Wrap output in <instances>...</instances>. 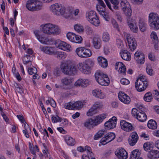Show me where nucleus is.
I'll list each match as a JSON object with an SVG mask.
<instances>
[{
    "label": "nucleus",
    "instance_id": "6ab92c4d",
    "mask_svg": "<svg viewBox=\"0 0 159 159\" xmlns=\"http://www.w3.org/2000/svg\"><path fill=\"white\" fill-rule=\"evenodd\" d=\"M135 59L138 63L143 64L144 62L145 56L144 54L140 52H136L134 55Z\"/></svg>",
    "mask_w": 159,
    "mask_h": 159
},
{
    "label": "nucleus",
    "instance_id": "6e6d98bb",
    "mask_svg": "<svg viewBox=\"0 0 159 159\" xmlns=\"http://www.w3.org/2000/svg\"><path fill=\"white\" fill-rule=\"evenodd\" d=\"M28 71L30 75H32L33 74H36L37 72V70L36 68L34 67L31 68L28 67Z\"/></svg>",
    "mask_w": 159,
    "mask_h": 159
},
{
    "label": "nucleus",
    "instance_id": "8fccbe9b",
    "mask_svg": "<svg viewBox=\"0 0 159 159\" xmlns=\"http://www.w3.org/2000/svg\"><path fill=\"white\" fill-rule=\"evenodd\" d=\"M32 58L31 56L30 55H26L24 56L23 59L24 64L25 65H27V63L31 60Z\"/></svg>",
    "mask_w": 159,
    "mask_h": 159
},
{
    "label": "nucleus",
    "instance_id": "bb28decb",
    "mask_svg": "<svg viewBox=\"0 0 159 159\" xmlns=\"http://www.w3.org/2000/svg\"><path fill=\"white\" fill-rule=\"evenodd\" d=\"M84 126L88 129H91L95 126L93 119L92 118H89L86 120L84 123Z\"/></svg>",
    "mask_w": 159,
    "mask_h": 159
},
{
    "label": "nucleus",
    "instance_id": "aec40b11",
    "mask_svg": "<svg viewBox=\"0 0 159 159\" xmlns=\"http://www.w3.org/2000/svg\"><path fill=\"white\" fill-rule=\"evenodd\" d=\"M107 116L106 114L103 113L96 116L93 119L95 126L102 122L103 120L106 118Z\"/></svg>",
    "mask_w": 159,
    "mask_h": 159
},
{
    "label": "nucleus",
    "instance_id": "79ce46f5",
    "mask_svg": "<svg viewBox=\"0 0 159 159\" xmlns=\"http://www.w3.org/2000/svg\"><path fill=\"white\" fill-rule=\"evenodd\" d=\"M83 103L80 101H76L73 103V110H79L82 108L83 106Z\"/></svg>",
    "mask_w": 159,
    "mask_h": 159
},
{
    "label": "nucleus",
    "instance_id": "cd10ccee",
    "mask_svg": "<svg viewBox=\"0 0 159 159\" xmlns=\"http://www.w3.org/2000/svg\"><path fill=\"white\" fill-rule=\"evenodd\" d=\"M140 152L138 149L133 151L130 155V159H143L140 157Z\"/></svg>",
    "mask_w": 159,
    "mask_h": 159
},
{
    "label": "nucleus",
    "instance_id": "c85d7f7f",
    "mask_svg": "<svg viewBox=\"0 0 159 159\" xmlns=\"http://www.w3.org/2000/svg\"><path fill=\"white\" fill-rule=\"evenodd\" d=\"M98 62L99 65L103 68H106L108 66L107 60L102 57H98Z\"/></svg>",
    "mask_w": 159,
    "mask_h": 159
},
{
    "label": "nucleus",
    "instance_id": "f8f14e48",
    "mask_svg": "<svg viewBox=\"0 0 159 159\" xmlns=\"http://www.w3.org/2000/svg\"><path fill=\"white\" fill-rule=\"evenodd\" d=\"M54 15L57 16H61L66 19H72V15L71 11H52Z\"/></svg>",
    "mask_w": 159,
    "mask_h": 159
},
{
    "label": "nucleus",
    "instance_id": "603ef678",
    "mask_svg": "<svg viewBox=\"0 0 159 159\" xmlns=\"http://www.w3.org/2000/svg\"><path fill=\"white\" fill-rule=\"evenodd\" d=\"M110 2L112 4V7L115 9H118V5L119 4V2L118 0H110Z\"/></svg>",
    "mask_w": 159,
    "mask_h": 159
},
{
    "label": "nucleus",
    "instance_id": "ea45409f",
    "mask_svg": "<svg viewBox=\"0 0 159 159\" xmlns=\"http://www.w3.org/2000/svg\"><path fill=\"white\" fill-rule=\"evenodd\" d=\"M157 124L155 120H151L148 121V126L149 129H155L157 128Z\"/></svg>",
    "mask_w": 159,
    "mask_h": 159
},
{
    "label": "nucleus",
    "instance_id": "680f3d73",
    "mask_svg": "<svg viewBox=\"0 0 159 159\" xmlns=\"http://www.w3.org/2000/svg\"><path fill=\"white\" fill-rule=\"evenodd\" d=\"M85 29L87 33L89 34H91L93 33V30L92 27L87 26L85 27Z\"/></svg>",
    "mask_w": 159,
    "mask_h": 159
},
{
    "label": "nucleus",
    "instance_id": "5701e85b",
    "mask_svg": "<svg viewBox=\"0 0 159 159\" xmlns=\"http://www.w3.org/2000/svg\"><path fill=\"white\" fill-rule=\"evenodd\" d=\"M127 23L131 31L134 33H137L138 30V28L136 22L133 20L129 19L128 20Z\"/></svg>",
    "mask_w": 159,
    "mask_h": 159
},
{
    "label": "nucleus",
    "instance_id": "39448f33",
    "mask_svg": "<svg viewBox=\"0 0 159 159\" xmlns=\"http://www.w3.org/2000/svg\"><path fill=\"white\" fill-rule=\"evenodd\" d=\"M26 7L28 10H36L43 9L42 2L37 0H29L27 1Z\"/></svg>",
    "mask_w": 159,
    "mask_h": 159
},
{
    "label": "nucleus",
    "instance_id": "3c124183",
    "mask_svg": "<svg viewBox=\"0 0 159 159\" xmlns=\"http://www.w3.org/2000/svg\"><path fill=\"white\" fill-rule=\"evenodd\" d=\"M102 38L103 41L106 42L108 41L110 39L109 34L107 32H104L103 33Z\"/></svg>",
    "mask_w": 159,
    "mask_h": 159
},
{
    "label": "nucleus",
    "instance_id": "7c9ffc66",
    "mask_svg": "<svg viewBox=\"0 0 159 159\" xmlns=\"http://www.w3.org/2000/svg\"><path fill=\"white\" fill-rule=\"evenodd\" d=\"M38 40L41 43L48 45L52 44L53 42L52 39H49L44 36H41Z\"/></svg>",
    "mask_w": 159,
    "mask_h": 159
},
{
    "label": "nucleus",
    "instance_id": "69168bd1",
    "mask_svg": "<svg viewBox=\"0 0 159 159\" xmlns=\"http://www.w3.org/2000/svg\"><path fill=\"white\" fill-rule=\"evenodd\" d=\"M121 83L123 85H128L129 83V81L125 78H123L120 80Z\"/></svg>",
    "mask_w": 159,
    "mask_h": 159
},
{
    "label": "nucleus",
    "instance_id": "9d476101",
    "mask_svg": "<svg viewBox=\"0 0 159 159\" xmlns=\"http://www.w3.org/2000/svg\"><path fill=\"white\" fill-rule=\"evenodd\" d=\"M55 44L57 48L65 51L70 52L72 49L70 44L59 39L55 41Z\"/></svg>",
    "mask_w": 159,
    "mask_h": 159
},
{
    "label": "nucleus",
    "instance_id": "0eeeda50",
    "mask_svg": "<svg viewBox=\"0 0 159 159\" xmlns=\"http://www.w3.org/2000/svg\"><path fill=\"white\" fill-rule=\"evenodd\" d=\"M131 114L132 116L140 122L145 121L147 118L146 114L139 108L137 109L135 108H133L132 110Z\"/></svg>",
    "mask_w": 159,
    "mask_h": 159
},
{
    "label": "nucleus",
    "instance_id": "774afa93",
    "mask_svg": "<svg viewBox=\"0 0 159 159\" xmlns=\"http://www.w3.org/2000/svg\"><path fill=\"white\" fill-rule=\"evenodd\" d=\"M53 74L55 77L59 76L60 74V70L58 69H55L53 71Z\"/></svg>",
    "mask_w": 159,
    "mask_h": 159
},
{
    "label": "nucleus",
    "instance_id": "412c9836",
    "mask_svg": "<svg viewBox=\"0 0 159 159\" xmlns=\"http://www.w3.org/2000/svg\"><path fill=\"white\" fill-rule=\"evenodd\" d=\"M116 155L119 158L126 159L127 157V153L123 148H121L115 152Z\"/></svg>",
    "mask_w": 159,
    "mask_h": 159
},
{
    "label": "nucleus",
    "instance_id": "6e6552de",
    "mask_svg": "<svg viewBox=\"0 0 159 159\" xmlns=\"http://www.w3.org/2000/svg\"><path fill=\"white\" fill-rule=\"evenodd\" d=\"M75 52L79 57L81 58L89 57L92 54V52L90 49L84 47L77 48L75 50Z\"/></svg>",
    "mask_w": 159,
    "mask_h": 159
},
{
    "label": "nucleus",
    "instance_id": "de8ad7c7",
    "mask_svg": "<svg viewBox=\"0 0 159 159\" xmlns=\"http://www.w3.org/2000/svg\"><path fill=\"white\" fill-rule=\"evenodd\" d=\"M75 30L78 33L83 32L84 29L83 26L80 24H76L74 25Z\"/></svg>",
    "mask_w": 159,
    "mask_h": 159
},
{
    "label": "nucleus",
    "instance_id": "4468645a",
    "mask_svg": "<svg viewBox=\"0 0 159 159\" xmlns=\"http://www.w3.org/2000/svg\"><path fill=\"white\" fill-rule=\"evenodd\" d=\"M115 137L114 133H109L101 139V141L102 144L105 145L114 140L115 139Z\"/></svg>",
    "mask_w": 159,
    "mask_h": 159
},
{
    "label": "nucleus",
    "instance_id": "f704fd0d",
    "mask_svg": "<svg viewBox=\"0 0 159 159\" xmlns=\"http://www.w3.org/2000/svg\"><path fill=\"white\" fill-rule=\"evenodd\" d=\"M120 4L121 7V9L123 10H131L130 4L126 0H122L121 1Z\"/></svg>",
    "mask_w": 159,
    "mask_h": 159
},
{
    "label": "nucleus",
    "instance_id": "b1692460",
    "mask_svg": "<svg viewBox=\"0 0 159 159\" xmlns=\"http://www.w3.org/2000/svg\"><path fill=\"white\" fill-rule=\"evenodd\" d=\"M90 84V81L88 79H79L75 83V85L76 86L82 87L87 86Z\"/></svg>",
    "mask_w": 159,
    "mask_h": 159
},
{
    "label": "nucleus",
    "instance_id": "423d86ee",
    "mask_svg": "<svg viewBox=\"0 0 159 159\" xmlns=\"http://www.w3.org/2000/svg\"><path fill=\"white\" fill-rule=\"evenodd\" d=\"M61 69L62 72L66 75H73L76 73V68L73 65L63 63L61 65Z\"/></svg>",
    "mask_w": 159,
    "mask_h": 159
},
{
    "label": "nucleus",
    "instance_id": "338daca9",
    "mask_svg": "<svg viewBox=\"0 0 159 159\" xmlns=\"http://www.w3.org/2000/svg\"><path fill=\"white\" fill-rule=\"evenodd\" d=\"M86 62L87 63H86V64L88 65V66H89L90 67L93 66L94 65V62L93 60L90 59H88Z\"/></svg>",
    "mask_w": 159,
    "mask_h": 159
},
{
    "label": "nucleus",
    "instance_id": "473e14b6",
    "mask_svg": "<svg viewBox=\"0 0 159 159\" xmlns=\"http://www.w3.org/2000/svg\"><path fill=\"white\" fill-rule=\"evenodd\" d=\"M101 40L98 38H94L93 43L94 48L96 49H99L101 47Z\"/></svg>",
    "mask_w": 159,
    "mask_h": 159
},
{
    "label": "nucleus",
    "instance_id": "c03bdc74",
    "mask_svg": "<svg viewBox=\"0 0 159 159\" xmlns=\"http://www.w3.org/2000/svg\"><path fill=\"white\" fill-rule=\"evenodd\" d=\"M143 99L145 101L147 102H150L153 99L152 94L151 92H148L144 95Z\"/></svg>",
    "mask_w": 159,
    "mask_h": 159
},
{
    "label": "nucleus",
    "instance_id": "f257e3e1",
    "mask_svg": "<svg viewBox=\"0 0 159 159\" xmlns=\"http://www.w3.org/2000/svg\"><path fill=\"white\" fill-rule=\"evenodd\" d=\"M43 33L48 35H57L60 33V30L58 26L50 23L41 25Z\"/></svg>",
    "mask_w": 159,
    "mask_h": 159
},
{
    "label": "nucleus",
    "instance_id": "ddd939ff",
    "mask_svg": "<svg viewBox=\"0 0 159 159\" xmlns=\"http://www.w3.org/2000/svg\"><path fill=\"white\" fill-rule=\"evenodd\" d=\"M120 124L121 129L125 131L129 132L134 130V128L131 124L125 120H121Z\"/></svg>",
    "mask_w": 159,
    "mask_h": 159
},
{
    "label": "nucleus",
    "instance_id": "dca6fc26",
    "mask_svg": "<svg viewBox=\"0 0 159 159\" xmlns=\"http://www.w3.org/2000/svg\"><path fill=\"white\" fill-rule=\"evenodd\" d=\"M117 118L115 116H113L109 121L106 122L104 126L107 129H113L116 126V124Z\"/></svg>",
    "mask_w": 159,
    "mask_h": 159
},
{
    "label": "nucleus",
    "instance_id": "72a5a7b5",
    "mask_svg": "<svg viewBox=\"0 0 159 159\" xmlns=\"http://www.w3.org/2000/svg\"><path fill=\"white\" fill-rule=\"evenodd\" d=\"M85 16L88 21L97 16L96 13L94 11H88L86 13Z\"/></svg>",
    "mask_w": 159,
    "mask_h": 159
},
{
    "label": "nucleus",
    "instance_id": "e2e57ef3",
    "mask_svg": "<svg viewBox=\"0 0 159 159\" xmlns=\"http://www.w3.org/2000/svg\"><path fill=\"white\" fill-rule=\"evenodd\" d=\"M24 126L25 127V130H23V133L25 135V137L27 138H29V134L27 132H28V129H29L30 130V128L29 127V125H27L28 128H26L25 127V126L26 125L24 124Z\"/></svg>",
    "mask_w": 159,
    "mask_h": 159
},
{
    "label": "nucleus",
    "instance_id": "c756f323",
    "mask_svg": "<svg viewBox=\"0 0 159 159\" xmlns=\"http://www.w3.org/2000/svg\"><path fill=\"white\" fill-rule=\"evenodd\" d=\"M93 95L95 97L100 99H104L106 97V95L101 90L98 89H95L92 92Z\"/></svg>",
    "mask_w": 159,
    "mask_h": 159
},
{
    "label": "nucleus",
    "instance_id": "a211bd4d",
    "mask_svg": "<svg viewBox=\"0 0 159 159\" xmlns=\"http://www.w3.org/2000/svg\"><path fill=\"white\" fill-rule=\"evenodd\" d=\"M118 98L120 101L125 104H129L131 101L129 96L125 93L122 92L119 93Z\"/></svg>",
    "mask_w": 159,
    "mask_h": 159
},
{
    "label": "nucleus",
    "instance_id": "13d9d810",
    "mask_svg": "<svg viewBox=\"0 0 159 159\" xmlns=\"http://www.w3.org/2000/svg\"><path fill=\"white\" fill-rule=\"evenodd\" d=\"M124 65L122 62H118L116 64L115 69L116 70H121V71L122 69H121V68L122 67V66H124Z\"/></svg>",
    "mask_w": 159,
    "mask_h": 159
},
{
    "label": "nucleus",
    "instance_id": "f3484780",
    "mask_svg": "<svg viewBox=\"0 0 159 159\" xmlns=\"http://www.w3.org/2000/svg\"><path fill=\"white\" fill-rule=\"evenodd\" d=\"M138 139L139 136L137 133L135 132H132L129 136V143L130 146H133L136 143Z\"/></svg>",
    "mask_w": 159,
    "mask_h": 159
},
{
    "label": "nucleus",
    "instance_id": "1a4fd4ad",
    "mask_svg": "<svg viewBox=\"0 0 159 159\" xmlns=\"http://www.w3.org/2000/svg\"><path fill=\"white\" fill-rule=\"evenodd\" d=\"M123 35L124 37L127 41L129 47L132 51H134L136 48L137 43L135 39L130 34L126 32H123Z\"/></svg>",
    "mask_w": 159,
    "mask_h": 159
},
{
    "label": "nucleus",
    "instance_id": "4c0bfd02",
    "mask_svg": "<svg viewBox=\"0 0 159 159\" xmlns=\"http://www.w3.org/2000/svg\"><path fill=\"white\" fill-rule=\"evenodd\" d=\"M73 81V79L70 77H66L62 78L61 81L62 83L65 85H68Z\"/></svg>",
    "mask_w": 159,
    "mask_h": 159
},
{
    "label": "nucleus",
    "instance_id": "5fc2aeb1",
    "mask_svg": "<svg viewBox=\"0 0 159 159\" xmlns=\"http://www.w3.org/2000/svg\"><path fill=\"white\" fill-rule=\"evenodd\" d=\"M103 106V105L102 102H97L94 103L92 107L97 110V108H102Z\"/></svg>",
    "mask_w": 159,
    "mask_h": 159
},
{
    "label": "nucleus",
    "instance_id": "4d7b16f0",
    "mask_svg": "<svg viewBox=\"0 0 159 159\" xmlns=\"http://www.w3.org/2000/svg\"><path fill=\"white\" fill-rule=\"evenodd\" d=\"M125 15L127 17V21L128 22V20L129 19L132 20L131 17L132 13V11H124Z\"/></svg>",
    "mask_w": 159,
    "mask_h": 159
},
{
    "label": "nucleus",
    "instance_id": "58836bf2",
    "mask_svg": "<svg viewBox=\"0 0 159 159\" xmlns=\"http://www.w3.org/2000/svg\"><path fill=\"white\" fill-rule=\"evenodd\" d=\"M91 24L95 26H98L100 24L99 18L97 16L88 21Z\"/></svg>",
    "mask_w": 159,
    "mask_h": 159
},
{
    "label": "nucleus",
    "instance_id": "4be33fe9",
    "mask_svg": "<svg viewBox=\"0 0 159 159\" xmlns=\"http://www.w3.org/2000/svg\"><path fill=\"white\" fill-rule=\"evenodd\" d=\"M40 50L44 53L50 55L54 54L55 48L54 47L48 46H42L40 47Z\"/></svg>",
    "mask_w": 159,
    "mask_h": 159
},
{
    "label": "nucleus",
    "instance_id": "bf43d9fd",
    "mask_svg": "<svg viewBox=\"0 0 159 159\" xmlns=\"http://www.w3.org/2000/svg\"><path fill=\"white\" fill-rule=\"evenodd\" d=\"M14 86L17 89L16 90L18 92L21 93L23 92L22 86L20 84L17 83H15Z\"/></svg>",
    "mask_w": 159,
    "mask_h": 159
},
{
    "label": "nucleus",
    "instance_id": "864d4df0",
    "mask_svg": "<svg viewBox=\"0 0 159 159\" xmlns=\"http://www.w3.org/2000/svg\"><path fill=\"white\" fill-rule=\"evenodd\" d=\"M52 120L53 123H56L58 122H61L62 121V120L57 116H52Z\"/></svg>",
    "mask_w": 159,
    "mask_h": 159
},
{
    "label": "nucleus",
    "instance_id": "393cba45",
    "mask_svg": "<svg viewBox=\"0 0 159 159\" xmlns=\"http://www.w3.org/2000/svg\"><path fill=\"white\" fill-rule=\"evenodd\" d=\"M148 157L150 159H156L159 158V151L157 150H152L148 154Z\"/></svg>",
    "mask_w": 159,
    "mask_h": 159
},
{
    "label": "nucleus",
    "instance_id": "052dcab7",
    "mask_svg": "<svg viewBox=\"0 0 159 159\" xmlns=\"http://www.w3.org/2000/svg\"><path fill=\"white\" fill-rule=\"evenodd\" d=\"M143 148L146 151L151 150L152 148L151 147V145L149 143H145L143 144Z\"/></svg>",
    "mask_w": 159,
    "mask_h": 159
},
{
    "label": "nucleus",
    "instance_id": "37998d69",
    "mask_svg": "<svg viewBox=\"0 0 159 159\" xmlns=\"http://www.w3.org/2000/svg\"><path fill=\"white\" fill-rule=\"evenodd\" d=\"M54 55H56L57 58L59 59H64L66 57V54L62 52H55Z\"/></svg>",
    "mask_w": 159,
    "mask_h": 159
},
{
    "label": "nucleus",
    "instance_id": "a878e982",
    "mask_svg": "<svg viewBox=\"0 0 159 159\" xmlns=\"http://www.w3.org/2000/svg\"><path fill=\"white\" fill-rule=\"evenodd\" d=\"M121 56L124 60L129 61L131 59L130 53L127 50H121L120 52Z\"/></svg>",
    "mask_w": 159,
    "mask_h": 159
},
{
    "label": "nucleus",
    "instance_id": "20e7f679",
    "mask_svg": "<svg viewBox=\"0 0 159 159\" xmlns=\"http://www.w3.org/2000/svg\"><path fill=\"white\" fill-rule=\"evenodd\" d=\"M148 21L150 26L155 30L159 29V16L158 15L154 13H151L149 14Z\"/></svg>",
    "mask_w": 159,
    "mask_h": 159
},
{
    "label": "nucleus",
    "instance_id": "9b49d317",
    "mask_svg": "<svg viewBox=\"0 0 159 159\" xmlns=\"http://www.w3.org/2000/svg\"><path fill=\"white\" fill-rule=\"evenodd\" d=\"M67 39L70 41L76 43H81L82 39L80 36L76 35L75 34L69 32L66 34Z\"/></svg>",
    "mask_w": 159,
    "mask_h": 159
},
{
    "label": "nucleus",
    "instance_id": "e433bc0d",
    "mask_svg": "<svg viewBox=\"0 0 159 159\" xmlns=\"http://www.w3.org/2000/svg\"><path fill=\"white\" fill-rule=\"evenodd\" d=\"M99 14L107 21L110 20V14L108 11H98Z\"/></svg>",
    "mask_w": 159,
    "mask_h": 159
},
{
    "label": "nucleus",
    "instance_id": "0e129e2a",
    "mask_svg": "<svg viewBox=\"0 0 159 159\" xmlns=\"http://www.w3.org/2000/svg\"><path fill=\"white\" fill-rule=\"evenodd\" d=\"M65 108L67 109L73 110V103L71 102H69L66 103L65 105Z\"/></svg>",
    "mask_w": 159,
    "mask_h": 159
},
{
    "label": "nucleus",
    "instance_id": "f03ea898",
    "mask_svg": "<svg viewBox=\"0 0 159 159\" xmlns=\"http://www.w3.org/2000/svg\"><path fill=\"white\" fill-rule=\"evenodd\" d=\"M95 77L97 82L101 85L107 86L110 83V80L107 75L101 72H96Z\"/></svg>",
    "mask_w": 159,
    "mask_h": 159
},
{
    "label": "nucleus",
    "instance_id": "a19ab883",
    "mask_svg": "<svg viewBox=\"0 0 159 159\" xmlns=\"http://www.w3.org/2000/svg\"><path fill=\"white\" fill-rule=\"evenodd\" d=\"M50 8L52 10H64L66 9L65 7L59 5L58 3H55L52 5Z\"/></svg>",
    "mask_w": 159,
    "mask_h": 159
},
{
    "label": "nucleus",
    "instance_id": "a18cd8bd",
    "mask_svg": "<svg viewBox=\"0 0 159 159\" xmlns=\"http://www.w3.org/2000/svg\"><path fill=\"white\" fill-rule=\"evenodd\" d=\"M151 37L153 43L155 44V46H157L158 43V39L156 33L152 32L151 34Z\"/></svg>",
    "mask_w": 159,
    "mask_h": 159
},
{
    "label": "nucleus",
    "instance_id": "2f4dec72",
    "mask_svg": "<svg viewBox=\"0 0 159 159\" xmlns=\"http://www.w3.org/2000/svg\"><path fill=\"white\" fill-rule=\"evenodd\" d=\"M65 140L66 144L70 146H74L75 143V139L68 135L65 136Z\"/></svg>",
    "mask_w": 159,
    "mask_h": 159
},
{
    "label": "nucleus",
    "instance_id": "2eb2a0df",
    "mask_svg": "<svg viewBox=\"0 0 159 159\" xmlns=\"http://www.w3.org/2000/svg\"><path fill=\"white\" fill-rule=\"evenodd\" d=\"M78 69L83 73L84 74H89L91 72V70L89 66L84 62H80L77 65Z\"/></svg>",
    "mask_w": 159,
    "mask_h": 159
},
{
    "label": "nucleus",
    "instance_id": "c9c22d12",
    "mask_svg": "<svg viewBox=\"0 0 159 159\" xmlns=\"http://www.w3.org/2000/svg\"><path fill=\"white\" fill-rule=\"evenodd\" d=\"M139 26L140 30L142 32H144L146 30L147 25L144 19L140 18L139 20Z\"/></svg>",
    "mask_w": 159,
    "mask_h": 159
},
{
    "label": "nucleus",
    "instance_id": "7ed1b4c3",
    "mask_svg": "<svg viewBox=\"0 0 159 159\" xmlns=\"http://www.w3.org/2000/svg\"><path fill=\"white\" fill-rule=\"evenodd\" d=\"M145 76H140L136 80L135 83L136 89L139 92L144 91L148 85V82L146 81Z\"/></svg>",
    "mask_w": 159,
    "mask_h": 159
},
{
    "label": "nucleus",
    "instance_id": "09e8293b",
    "mask_svg": "<svg viewBox=\"0 0 159 159\" xmlns=\"http://www.w3.org/2000/svg\"><path fill=\"white\" fill-rule=\"evenodd\" d=\"M104 132L103 131H99L98 133L94 136V139L96 140L101 138L104 134Z\"/></svg>",
    "mask_w": 159,
    "mask_h": 159
},
{
    "label": "nucleus",
    "instance_id": "49530a36",
    "mask_svg": "<svg viewBox=\"0 0 159 159\" xmlns=\"http://www.w3.org/2000/svg\"><path fill=\"white\" fill-rule=\"evenodd\" d=\"M97 113V110L95 109L93 107H92L87 112V115L89 116H92L93 115Z\"/></svg>",
    "mask_w": 159,
    "mask_h": 159
}]
</instances>
